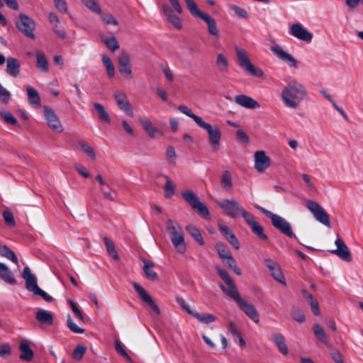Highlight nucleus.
I'll return each instance as SVG.
<instances>
[{"label": "nucleus", "mask_w": 363, "mask_h": 363, "mask_svg": "<svg viewBox=\"0 0 363 363\" xmlns=\"http://www.w3.org/2000/svg\"><path fill=\"white\" fill-rule=\"evenodd\" d=\"M205 21L208 26V32L210 35H213L216 38L219 37V31L216 26V20L208 14H205L201 18Z\"/></svg>", "instance_id": "nucleus-29"}, {"label": "nucleus", "mask_w": 363, "mask_h": 363, "mask_svg": "<svg viewBox=\"0 0 363 363\" xmlns=\"http://www.w3.org/2000/svg\"><path fill=\"white\" fill-rule=\"evenodd\" d=\"M2 216L4 220L5 223L10 227H14L16 225V222L13 218V213L9 211H4L2 213Z\"/></svg>", "instance_id": "nucleus-52"}, {"label": "nucleus", "mask_w": 363, "mask_h": 363, "mask_svg": "<svg viewBox=\"0 0 363 363\" xmlns=\"http://www.w3.org/2000/svg\"><path fill=\"white\" fill-rule=\"evenodd\" d=\"M331 357L336 363H344L341 353L336 349H333L330 353Z\"/></svg>", "instance_id": "nucleus-64"}, {"label": "nucleus", "mask_w": 363, "mask_h": 363, "mask_svg": "<svg viewBox=\"0 0 363 363\" xmlns=\"http://www.w3.org/2000/svg\"><path fill=\"white\" fill-rule=\"evenodd\" d=\"M167 230L169 235L172 245L177 251L181 254H184L186 252V247L184 233L179 224L169 219L167 221Z\"/></svg>", "instance_id": "nucleus-3"}, {"label": "nucleus", "mask_w": 363, "mask_h": 363, "mask_svg": "<svg viewBox=\"0 0 363 363\" xmlns=\"http://www.w3.org/2000/svg\"><path fill=\"white\" fill-rule=\"evenodd\" d=\"M115 349L120 355L125 358L127 360L131 361V357L125 352V350L123 348V344L118 340H115Z\"/></svg>", "instance_id": "nucleus-54"}, {"label": "nucleus", "mask_w": 363, "mask_h": 363, "mask_svg": "<svg viewBox=\"0 0 363 363\" xmlns=\"http://www.w3.org/2000/svg\"><path fill=\"white\" fill-rule=\"evenodd\" d=\"M218 228L225 238L233 245L234 248L238 250L240 248V242L235 235L231 232L229 228L223 224H218Z\"/></svg>", "instance_id": "nucleus-23"}, {"label": "nucleus", "mask_w": 363, "mask_h": 363, "mask_svg": "<svg viewBox=\"0 0 363 363\" xmlns=\"http://www.w3.org/2000/svg\"><path fill=\"white\" fill-rule=\"evenodd\" d=\"M86 350V348L85 346L83 345H77L72 353L73 358L77 360L81 359L85 354Z\"/></svg>", "instance_id": "nucleus-56"}, {"label": "nucleus", "mask_w": 363, "mask_h": 363, "mask_svg": "<svg viewBox=\"0 0 363 363\" xmlns=\"http://www.w3.org/2000/svg\"><path fill=\"white\" fill-rule=\"evenodd\" d=\"M55 8L61 13H66L67 12V3L64 0H54Z\"/></svg>", "instance_id": "nucleus-62"}, {"label": "nucleus", "mask_w": 363, "mask_h": 363, "mask_svg": "<svg viewBox=\"0 0 363 363\" xmlns=\"http://www.w3.org/2000/svg\"><path fill=\"white\" fill-rule=\"evenodd\" d=\"M19 350L21 352L19 356L21 360L30 362L33 359V351L26 342L23 341L20 343Z\"/></svg>", "instance_id": "nucleus-28"}, {"label": "nucleus", "mask_w": 363, "mask_h": 363, "mask_svg": "<svg viewBox=\"0 0 363 363\" xmlns=\"http://www.w3.org/2000/svg\"><path fill=\"white\" fill-rule=\"evenodd\" d=\"M216 271L219 274L220 277L223 280V281L226 284H231V282L233 281L230 276L229 275L228 272L225 269H221L220 267H216Z\"/></svg>", "instance_id": "nucleus-58"}, {"label": "nucleus", "mask_w": 363, "mask_h": 363, "mask_svg": "<svg viewBox=\"0 0 363 363\" xmlns=\"http://www.w3.org/2000/svg\"><path fill=\"white\" fill-rule=\"evenodd\" d=\"M118 62L120 73L128 79H132V67L129 54L127 52H121L118 56Z\"/></svg>", "instance_id": "nucleus-10"}, {"label": "nucleus", "mask_w": 363, "mask_h": 363, "mask_svg": "<svg viewBox=\"0 0 363 363\" xmlns=\"http://www.w3.org/2000/svg\"><path fill=\"white\" fill-rule=\"evenodd\" d=\"M82 150L85 152L91 160H95L96 154L94 148L86 143H79Z\"/></svg>", "instance_id": "nucleus-50"}, {"label": "nucleus", "mask_w": 363, "mask_h": 363, "mask_svg": "<svg viewBox=\"0 0 363 363\" xmlns=\"http://www.w3.org/2000/svg\"><path fill=\"white\" fill-rule=\"evenodd\" d=\"M103 42L106 47L112 52H115L119 48V44L116 37H110L103 39Z\"/></svg>", "instance_id": "nucleus-47"}, {"label": "nucleus", "mask_w": 363, "mask_h": 363, "mask_svg": "<svg viewBox=\"0 0 363 363\" xmlns=\"http://www.w3.org/2000/svg\"><path fill=\"white\" fill-rule=\"evenodd\" d=\"M22 277L25 279L26 287L28 291H32L34 294L35 291L40 288L37 284L36 277L31 273L28 267H25L23 268Z\"/></svg>", "instance_id": "nucleus-20"}, {"label": "nucleus", "mask_w": 363, "mask_h": 363, "mask_svg": "<svg viewBox=\"0 0 363 363\" xmlns=\"http://www.w3.org/2000/svg\"><path fill=\"white\" fill-rule=\"evenodd\" d=\"M101 18L102 21L106 24H110L113 26H117L118 24V21H117V19L110 13H102L101 16Z\"/></svg>", "instance_id": "nucleus-59"}, {"label": "nucleus", "mask_w": 363, "mask_h": 363, "mask_svg": "<svg viewBox=\"0 0 363 363\" xmlns=\"http://www.w3.org/2000/svg\"><path fill=\"white\" fill-rule=\"evenodd\" d=\"M305 87L294 80L285 86L281 93L284 105L289 108H296L306 96Z\"/></svg>", "instance_id": "nucleus-2"}, {"label": "nucleus", "mask_w": 363, "mask_h": 363, "mask_svg": "<svg viewBox=\"0 0 363 363\" xmlns=\"http://www.w3.org/2000/svg\"><path fill=\"white\" fill-rule=\"evenodd\" d=\"M104 240L108 254L113 257V259L118 260L119 255L116 250L114 243L107 237H105Z\"/></svg>", "instance_id": "nucleus-44"}, {"label": "nucleus", "mask_w": 363, "mask_h": 363, "mask_svg": "<svg viewBox=\"0 0 363 363\" xmlns=\"http://www.w3.org/2000/svg\"><path fill=\"white\" fill-rule=\"evenodd\" d=\"M291 315L293 318L298 323H303L306 320L304 313L300 308H293L291 311Z\"/></svg>", "instance_id": "nucleus-53"}, {"label": "nucleus", "mask_w": 363, "mask_h": 363, "mask_svg": "<svg viewBox=\"0 0 363 363\" xmlns=\"http://www.w3.org/2000/svg\"><path fill=\"white\" fill-rule=\"evenodd\" d=\"M240 216H242L245 222L250 225L252 226L257 221L255 220V216L250 212H248L247 210H245L244 208L240 212Z\"/></svg>", "instance_id": "nucleus-57"}, {"label": "nucleus", "mask_w": 363, "mask_h": 363, "mask_svg": "<svg viewBox=\"0 0 363 363\" xmlns=\"http://www.w3.org/2000/svg\"><path fill=\"white\" fill-rule=\"evenodd\" d=\"M165 155L167 160L169 164H175L177 155L173 146L169 145L167 147Z\"/></svg>", "instance_id": "nucleus-55"}, {"label": "nucleus", "mask_w": 363, "mask_h": 363, "mask_svg": "<svg viewBox=\"0 0 363 363\" xmlns=\"http://www.w3.org/2000/svg\"><path fill=\"white\" fill-rule=\"evenodd\" d=\"M28 102L33 106H40V97L38 92L32 86H27Z\"/></svg>", "instance_id": "nucleus-33"}, {"label": "nucleus", "mask_w": 363, "mask_h": 363, "mask_svg": "<svg viewBox=\"0 0 363 363\" xmlns=\"http://www.w3.org/2000/svg\"><path fill=\"white\" fill-rule=\"evenodd\" d=\"M191 315L196 318L199 322L205 324H208L216 320V317L210 313L194 311Z\"/></svg>", "instance_id": "nucleus-35"}, {"label": "nucleus", "mask_w": 363, "mask_h": 363, "mask_svg": "<svg viewBox=\"0 0 363 363\" xmlns=\"http://www.w3.org/2000/svg\"><path fill=\"white\" fill-rule=\"evenodd\" d=\"M36 320L41 324L52 325L53 323L52 315L50 311L38 309L35 314Z\"/></svg>", "instance_id": "nucleus-26"}, {"label": "nucleus", "mask_w": 363, "mask_h": 363, "mask_svg": "<svg viewBox=\"0 0 363 363\" xmlns=\"http://www.w3.org/2000/svg\"><path fill=\"white\" fill-rule=\"evenodd\" d=\"M67 325V328L74 333L82 334L84 332V329L77 326V325L73 321L70 315H68Z\"/></svg>", "instance_id": "nucleus-51"}, {"label": "nucleus", "mask_w": 363, "mask_h": 363, "mask_svg": "<svg viewBox=\"0 0 363 363\" xmlns=\"http://www.w3.org/2000/svg\"><path fill=\"white\" fill-rule=\"evenodd\" d=\"M178 110L182 113L192 118L195 123L201 128L204 129L208 135V143L215 151L220 148L221 140V131L219 127L213 126L210 123L204 121L202 118L195 115L191 109L184 105L178 106Z\"/></svg>", "instance_id": "nucleus-1"}, {"label": "nucleus", "mask_w": 363, "mask_h": 363, "mask_svg": "<svg viewBox=\"0 0 363 363\" xmlns=\"http://www.w3.org/2000/svg\"><path fill=\"white\" fill-rule=\"evenodd\" d=\"M0 279L9 284H15L16 280L13 272L4 263L0 262Z\"/></svg>", "instance_id": "nucleus-25"}, {"label": "nucleus", "mask_w": 363, "mask_h": 363, "mask_svg": "<svg viewBox=\"0 0 363 363\" xmlns=\"http://www.w3.org/2000/svg\"><path fill=\"white\" fill-rule=\"evenodd\" d=\"M163 12L167 17V21L174 26L177 30L182 28V23L181 19L177 16L174 11L167 4L162 6Z\"/></svg>", "instance_id": "nucleus-22"}, {"label": "nucleus", "mask_w": 363, "mask_h": 363, "mask_svg": "<svg viewBox=\"0 0 363 363\" xmlns=\"http://www.w3.org/2000/svg\"><path fill=\"white\" fill-rule=\"evenodd\" d=\"M252 232L256 235L260 240L264 241L268 240L267 235L264 233L263 227L258 223H255L252 226H250Z\"/></svg>", "instance_id": "nucleus-45"}, {"label": "nucleus", "mask_w": 363, "mask_h": 363, "mask_svg": "<svg viewBox=\"0 0 363 363\" xmlns=\"http://www.w3.org/2000/svg\"><path fill=\"white\" fill-rule=\"evenodd\" d=\"M361 1L363 6V0H345V4L349 11H353L357 9Z\"/></svg>", "instance_id": "nucleus-63"}, {"label": "nucleus", "mask_w": 363, "mask_h": 363, "mask_svg": "<svg viewBox=\"0 0 363 363\" xmlns=\"http://www.w3.org/2000/svg\"><path fill=\"white\" fill-rule=\"evenodd\" d=\"M306 207L318 221L327 227L331 226L328 214L318 203L313 200H308Z\"/></svg>", "instance_id": "nucleus-9"}, {"label": "nucleus", "mask_w": 363, "mask_h": 363, "mask_svg": "<svg viewBox=\"0 0 363 363\" xmlns=\"http://www.w3.org/2000/svg\"><path fill=\"white\" fill-rule=\"evenodd\" d=\"M270 50L277 58L287 63L289 66L292 67H297V60L293 57L292 55L284 50L281 46L279 45H274L271 46Z\"/></svg>", "instance_id": "nucleus-11"}, {"label": "nucleus", "mask_w": 363, "mask_h": 363, "mask_svg": "<svg viewBox=\"0 0 363 363\" xmlns=\"http://www.w3.org/2000/svg\"><path fill=\"white\" fill-rule=\"evenodd\" d=\"M20 62L12 57L6 59V72L13 77H17L20 73Z\"/></svg>", "instance_id": "nucleus-24"}, {"label": "nucleus", "mask_w": 363, "mask_h": 363, "mask_svg": "<svg viewBox=\"0 0 363 363\" xmlns=\"http://www.w3.org/2000/svg\"><path fill=\"white\" fill-rule=\"evenodd\" d=\"M113 97L118 106L126 114L133 117V111L126 94L121 90H116L113 93Z\"/></svg>", "instance_id": "nucleus-13"}, {"label": "nucleus", "mask_w": 363, "mask_h": 363, "mask_svg": "<svg viewBox=\"0 0 363 363\" xmlns=\"http://www.w3.org/2000/svg\"><path fill=\"white\" fill-rule=\"evenodd\" d=\"M335 244L337 246V248L332 250L331 252L336 255L345 262L352 261V258L351 253L345 242L341 238L337 237L335 241Z\"/></svg>", "instance_id": "nucleus-16"}, {"label": "nucleus", "mask_w": 363, "mask_h": 363, "mask_svg": "<svg viewBox=\"0 0 363 363\" xmlns=\"http://www.w3.org/2000/svg\"><path fill=\"white\" fill-rule=\"evenodd\" d=\"M289 33L294 37L306 42H311L313 34L308 31L301 23L293 24L289 29Z\"/></svg>", "instance_id": "nucleus-14"}, {"label": "nucleus", "mask_w": 363, "mask_h": 363, "mask_svg": "<svg viewBox=\"0 0 363 363\" xmlns=\"http://www.w3.org/2000/svg\"><path fill=\"white\" fill-rule=\"evenodd\" d=\"M186 230L200 245L204 244L203 236L200 230L196 226L188 225L186 227Z\"/></svg>", "instance_id": "nucleus-36"}, {"label": "nucleus", "mask_w": 363, "mask_h": 363, "mask_svg": "<svg viewBox=\"0 0 363 363\" xmlns=\"http://www.w3.org/2000/svg\"><path fill=\"white\" fill-rule=\"evenodd\" d=\"M185 2L187 9L193 16L201 18L206 14L198 9L197 4L193 0H185Z\"/></svg>", "instance_id": "nucleus-42"}, {"label": "nucleus", "mask_w": 363, "mask_h": 363, "mask_svg": "<svg viewBox=\"0 0 363 363\" xmlns=\"http://www.w3.org/2000/svg\"><path fill=\"white\" fill-rule=\"evenodd\" d=\"M44 114L46 119L48 125L56 132H62V126L61 123L51 108L48 106L44 107Z\"/></svg>", "instance_id": "nucleus-15"}, {"label": "nucleus", "mask_w": 363, "mask_h": 363, "mask_svg": "<svg viewBox=\"0 0 363 363\" xmlns=\"http://www.w3.org/2000/svg\"><path fill=\"white\" fill-rule=\"evenodd\" d=\"M106 189H107V188L106 187L101 188V191L102 192L104 197L110 201H115L116 199V192L113 189L110 190L108 189V191H106Z\"/></svg>", "instance_id": "nucleus-60"}, {"label": "nucleus", "mask_w": 363, "mask_h": 363, "mask_svg": "<svg viewBox=\"0 0 363 363\" xmlns=\"http://www.w3.org/2000/svg\"><path fill=\"white\" fill-rule=\"evenodd\" d=\"M82 1L91 11L98 14L101 13V9L95 0H82Z\"/></svg>", "instance_id": "nucleus-49"}, {"label": "nucleus", "mask_w": 363, "mask_h": 363, "mask_svg": "<svg viewBox=\"0 0 363 363\" xmlns=\"http://www.w3.org/2000/svg\"><path fill=\"white\" fill-rule=\"evenodd\" d=\"M216 64L219 71L223 72L228 71V62L223 54L220 53L218 55Z\"/></svg>", "instance_id": "nucleus-40"}, {"label": "nucleus", "mask_w": 363, "mask_h": 363, "mask_svg": "<svg viewBox=\"0 0 363 363\" xmlns=\"http://www.w3.org/2000/svg\"><path fill=\"white\" fill-rule=\"evenodd\" d=\"M165 179V185L164 186V193L166 198H171L175 193L176 185L166 175H162Z\"/></svg>", "instance_id": "nucleus-38"}, {"label": "nucleus", "mask_w": 363, "mask_h": 363, "mask_svg": "<svg viewBox=\"0 0 363 363\" xmlns=\"http://www.w3.org/2000/svg\"><path fill=\"white\" fill-rule=\"evenodd\" d=\"M182 196L184 201L194 210L197 211L198 213L203 218H207L210 216L209 211L207 206L202 203L196 194L190 191L186 190L182 191Z\"/></svg>", "instance_id": "nucleus-6"}, {"label": "nucleus", "mask_w": 363, "mask_h": 363, "mask_svg": "<svg viewBox=\"0 0 363 363\" xmlns=\"http://www.w3.org/2000/svg\"><path fill=\"white\" fill-rule=\"evenodd\" d=\"M94 107L97 111L99 113V118L101 121L109 123L110 122V117L108 113L105 110L104 106L99 104V103H95L94 104Z\"/></svg>", "instance_id": "nucleus-46"}, {"label": "nucleus", "mask_w": 363, "mask_h": 363, "mask_svg": "<svg viewBox=\"0 0 363 363\" xmlns=\"http://www.w3.org/2000/svg\"><path fill=\"white\" fill-rule=\"evenodd\" d=\"M235 102L240 106L249 109L259 108L260 107L259 104L257 101L245 94L237 95L235 97Z\"/></svg>", "instance_id": "nucleus-21"}, {"label": "nucleus", "mask_w": 363, "mask_h": 363, "mask_svg": "<svg viewBox=\"0 0 363 363\" xmlns=\"http://www.w3.org/2000/svg\"><path fill=\"white\" fill-rule=\"evenodd\" d=\"M215 202L223 209V213L226 216L233 219H236L240 216V212L242 210L243 207L236 200H216Z\"/></svg>", "instance_id": "nucleus-7"}, {"label": "nucleus", "mask_w": 363, "mask_h": 363, "mask_svg": "<svg viewBox=\"0 0 363 363\" xmlns=\"http://www.w3.org/2000/svg\"><path fill=\"white\" fill-rule=\"evenodd\" d=\"M230 9L235 11V14L238 17L242 18H248V13H247V11L245 9H244L243 8L233 5L230 7Z\"/></svg>", "instance_id": "nucleus-61"}, {"label": "nucleus", "mask_w": 363, "mask_h": 363, "mask_svg": "<svg viewBox=\"0 0 363 363\" xmlns=\"http://www.w3.org/2000/svg\"><path fill=\"white\" fill-rule=\"evenodd\" d=\"M240 309L255 323H258L259 321V313L255 306L248 303L245 299H239L238 303Z\"/></svg>", "instance_id": "nucleus-18"}, {"label": "nucleus", "mask_w": 363, "mask_h": 363, "mask_svg": "<svg viewBox=\"0 0 363 363\" xmlns=\"http://www.w3.org/2000/svg\"><path fill=\"white\" fill-rule=\"evenodd\" d=\"M264 263L270 271L271 275L274 279L278 282L286 286L285 278L279 265L276 262L269 259H265Z\"/></svg>", "instance_id": "nucleus-19"}, {"label": "nucleus", "mask_w": 363, "mask_h": 363, "mask_svg": "<svg viewBox=\"0 0 363 363\" xmlns=\"http://www.w3.org/2000/svg\"><path fill=\"white\" fill-rule=\"evenodd\" d=\"M270 166V159L263 150L255 153V168L259 172H262Z\"/></svg>", "instance_id": "nucleus-17"}, {"label": "nucleus", "mask_w": 363, "mask_h": 363, "mask_svg": "<svg viewBox=\"0 0 363 363\" xmlns=\"http://www.w3.org/2000/svg\"><path fill=\"white\" fill-rule=\"evenodd\" d=\"M235 52L240 67L253 76L262 77L263 75V71L252 64L247 52L243 49L235 47Z\"/></svg>", "instance_id": "nucleus-5"}, {"label": "nucleus", "mask_w": 363, "mask_h": 363, "mask_svg": "<svg viewBox=\"0 0 363 363\" xmlns=\"http://www.w3.org/2000/svg\"><path fill=\"white\" fill-rule=\"evenodd\" d=\"M228 288L227 289L223 284H220L219 285L220 289L229 297L234 299L236 303H238L239 302V299H242L238 294L236 285L233 281L231 282V284H227Z\"/></svg>", "instance_id": "nucleus-27"}, {"label": "nucleus", "mask_w": 363, "mask_h": 363, "mask_svg": "<svg viewBox=\"0 0 363 363\" xmlns=\"http://www.w3.org/2000/svg\"><path fill=\"white\" fill-rule=\"evenodd\" d=\"M143 271L145 272V277L150 281H157L159 280V276L156 272L153 271L152 268L154 267L155 264L153 262H149L146 260L143 261Z\"/></svg>", "instance_id": "nucleus-31"}, {"label": "nucleus", "mask_w": 363, "mask_h": 363, "mask_svg": "<svg viewBox=\"0 0 363 363\" xmlns=\"http://www.w3.org/2000/svg\"><path fill=\"white\" fill-rule=\"evenodd\" d=\"M139 121L149 136L151 138L155 137V133L158 132V129L152 126L151 121L145 118H140Z\"/></svg>", "instance_id": "nucleus-34"}, {"label": "nucleus", "mask_w": 363, "mask_h": 363, "mask_svg": "<svg viewBox=\"0 0 363 363\" xmlns=\"http://www.w3.org/2000/svg\"><path fill=\"white\" fill-rule=\"evenodd\" d=\"M132 284L143 301L150 306L157 315L160 314V311L159 306L154 302L147 291L141 285L135 281L133 282Z\"/></svg>", "instance_id": "nucleus-12"}, {"label": "nucleus", "mask_w": 363, "mask_h": 363, "mask_svg": "<svg viewBox=\"0 0 363 363\" xmlns=\"http://www.w3.org/2000/svg\"><path fill=\"white\" fill-rule=\"evenodd\" d=\"M216 249L217 250L219 257L223 262H225V258L231 255L228 246L223 242H218L216 244Z\"/></svg>", "instance_id": "nucleus-41"}, {"label": "nucleus", "mask_w": 363, "mask_h": 363, "mask_svg": "<svg viewBox=\"0 0 363 363\" xmlns=\"http://www.w3.org/2000/svg\"><path fill=\"white\" fill-rule=\"evenodd\" d=\"M36 67L43 72H48V62L45 55L41 51L36 52Z\"/></svg>", "instance_id": "nucleus-32"}, {"label": "nucleus", "mask_w": 363, "mask_h": 363, "mask_svg": "<svg viewBox=\"0 0 363 363\" xmlns=\"http://www.w3.org/2000/svg\"><path fill=\"white\" fill-rule=\"evenodd\" d=\"M272 340L282 354L286 355L289 353L288 346L285 342L284 336L281 333H274L272 335Z\"/></svg>", "instance_id": "nucleus-30"}, {"label": "nucleus", "mask_w": 363, "mask_h": 363, "mask_svg": "<svg viewBox=\"0 0 363 363\" xmlns=\"http://www.w3.org/2000/svg\"><path fill=\"white\" fill-rule=\"evenodd\" d=\"M264 215L269 218L272 221V225L279 230L281 233L287 235L289 238H294L295 235L292 230L291 224L284 218L273 213L272 212L262 208H257Z\"/></svg>", "instance_id": "nucleus-4"}, {"label": "nucleus", "mask_w": 363, "mask_h": 363, "mask_svg": "<svg viewBox=\"0 0 363 363\" xmlns=\"http://www.w3.org/2000/svg\"><path fill=\"white\" fill-rule=\"evenodd\" d=\"M220 184L223 189L229 191L232 189L233 182L231 174L229 171L225 170L223 172L220 178Z\"/></svg>", "instance_id": "nucleus-39"}, {"label": "nucleus", "mask_w": 363, "mask_h": 363, "mask_svg": "<svg viewBox=\"0 0 363 363\" xmlns=\"http://www.w3.org/2000/svg\"><path fill=\"white\" fill-rule=\"evenodd\" d=\"M0 115L6 123H8L9 125H18L17 120L16 119V118L13 116V114L11 113H10L9 111H0Z\"/></svg>", "instance_id": "nucleus-48"}, {"label": "nucleus", "mask_w": 363, "mask_h": 363, "mask_svg": "<svg viewBox=\"0 0 363 363\" xmlns=\"http://www.w3.org/2000/svg\"><path fill=\"white\" fill-rule=\"evenodd\" d=\"M102 62L106 67L107 74L110 78H113L115 76V67L110 59L106 55H102Z\"/></svg>", "instance_id": "nucleus-43"}, {"label": "nucleus", "mask_w": 363, "mask_h": 363, "mask_svg": "<svg viewBox=\"0 0 363 363\" xmlns=\"http://www.w3.org/2000/svg\"><path fill=\"white\" fill-rule=\"evenodd\" d=\"M15 24L17 28L26 36L31 39H35V35L33 30L35 27V23L31 18L23 13H21L18 16V19L16 21Z\"/></svg>", "instance_id": "nucleus-8"}, {"label": "nucleus", "mask_w": 363, "mask_h": 363, "mask_svg": "<svg viewBox=\"0 0 363 363\" xmlns=\"http://www.w3.org/2000/svg\"><path fill=\"white\" fill-rule=\"evenodd\" d=\"M313 330L315 337L325 345H328V340L323 328L319 324H315L313 326Z\"/></svg>", "instance_id": "nucleus-37"}]
</instances>
